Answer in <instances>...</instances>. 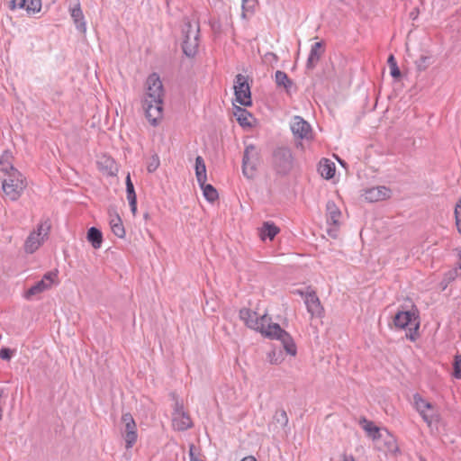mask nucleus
I'll list each match as a JSON object with an SVG mask.
<instances>
[{
  "instance_id": "f257e3e1",
  "label": "nucleus",
  "mask_w": 461,
  "mask_h": 461,
  "mask_svg": "<svg viewBox=\"0 0 461 461\" xmlns=\"http://www.w3.org/2000/svg\"><path fill=\"white\" fill-rule=\"evenodd\" d=\"M239 315L248 328L259 331L268 339L280 340L287 354L293 357L296 355L297 348L292 336L278 323H271L267 314L258 317L256 312L242 308Z\"/></svg>"
},
{
  "instance_id": "f03ea898",
  "label": "nucleus",
  "mask_w": 461,
  "mask_h": 461,
  "mask_svg": "<svg viewBox=\"0 0 461 461\" xmlns=\"http://www.w3.org/2000/svg\"><path fill=\"white\" fill-rule=\"evenodd\" d=\"M164 87L158 74H150L146 80V93L142 101L145 115L156 126L163 115Z\"/></svg>"
},
{
  "instance_id": "7ed1b4c3",
  "label": "nucleus",
  "mask_w": 461,
  "mask_h": 461,
  "mask_svg": "<svg viewBox=\"0 0 461 461\" xmlns=\"http://www.w3.org/2000/svg\"><path fill=\"white\" fill-rule=\"evenodd\" d=\"M199 33L200 26L198 22L192 23L189 20L185 22L182 50L186 57L193 58L196 55L199 46Z\"/></svg>"
},
{
  "instance_id": "20e7f679",
  "label": "nucleus",
  "mask_w": 461,
  "mask_h": 461,
  "mask_svg": "<svg viewBox=\"0 0 461 461\" xmlns=\"http://www.w3.org/2000/svg\"><path fill=\"white\" fill-rule=\"evenodd\" d=\"M25 187V178L19 171L9 173L2 184L4 193L11 201L18 200Z\"/></svg>"
},
{
  "instance_id": "39448f33",
  "label": "nucleus",
  "mask_w": 461,
  "mask_h": 461,
  "mask_svg": "<svg viewBox=\"0 0 461 461\" xmlns=\"http://www.w3.org/2000/svg\"><path fill=\"white\" fill-rule=\"evenodd\" d=\"M293 154L289 148L279 147L273 152V167L279 175H287L293 167Z\"/></svg>"
},
{
  "instance_id": "423d86ee",
  "label": "nucleus",
  "mask_w": 461,
  "mask_h": 461,
  "mask_svg": "<svg viewBox=\"0 0 461 461\" xmlns=\"http://www.w3.org/2000/svg\"><path fill=\"white\" fill-rule=\"evenodd\" d=\"M413 401L416 411L429 426L439 421L438 412L435 410L434 406L420 394L415 393L413 395Z\"/></svg>"
},
{
  "instance_id": "0eeeda50",
  "label": "nucleus",
  "mask_w": 461,
  "mask_h": 461,
  "mask_svg": "<svg viewBox=\"0 0 461 461\" xmlns=\"http://www.w3.org/2000/svg\"><path fill=\"white\" fill-rule=\"evenodd\" d=\"M234 94L236 101L243 106H250L252 104L251 92L246 77L238 74L234 81Z\"/></svg>"
},
{
  "instance_id": "6e6552de",
  "label": "nucleus",
  "mask_w": 461,
  "mask_h": 461,
  "mask_svg": "<svg viewBox=\"0 0 461 461\" xmlns=\"http://www.w3.org/2000/svg\"><path fill=\"white\" fill-rule=\"evenodd\" d=\"M50 225L40 224L36 230L30 233L24 243V250L26 253L32 254L41 245L45 237H47Z\"/></svg>"
},
{
  "instance_id": "1a4fd4ad",
  "label": "nucleus",
  "mask_w": 461,
  "mask_h": 461,
  "mask_svg": "<svg viewBox=\"0 0 461 461\" xmlns=\"http://www.w3.org/2000/svg\"><path fill=\"white\" fill-rule=\"evenodd\" d=\"M122 420L124 423V432L123 438L125 440V447L130 449L136 443L138 435H137V426L132 418L131 414L124 413L122 417Z\"/></svg>"
},
{
  "instance_id": "9d476101",
  "label": "nucleus",
  "mask_w": 461,
  "mask_h": 461,
  "mask_svg": "<svg viewBox=\"0 0 461 461\" xmlns=\"http://www.w3.org/2000/svg\"><path fill=\"white\" fill-rule=\"evenodd\" d=\"M291 131L297 139H309L312 134L311 125L301 116H294L291 122Z\"/></svg>"
},
{
  "instance_id": "9b49d317",
  "label": "nucleus",
  "mask_w": 461,
  "mask_h": 461,
  "mask_svg": "<svg viewBox=\"0 0 461 461\" xmlns=\"http://www.w3.org/2000/svg\"><path fill=\"white\" fill-rule=\"evenodd\" d=\"M255 156H257L255 146L252 144L246 146L242 158V172L249 178L252 177L256 169V163L253 161Z\"/></svg>"
},
{
  "instance_id": "f8f14e48",
  "label": "nucleus",
  "mask_w": 461,
  "mask_h": 461,
  "mask_svg": "<svg viewBox=\"0 0 461 461\" xmlns=\"http://www.w3.org/2000/svg\"><path fill=\"white\" fill-rule=\"evenodd\" d=\"M392 191L384 185H378L367 188L363 194L365 200L369 203H375L390 198Z\"/></svg>"
},
{
  "instance_id": "ddd939ff",
  "label": "nucleus",
  "mask_w": 461,
  "mask_h": 461,
  "mask_svg": "<svg viewBox=\"0 0 461 461\" xmlns=\"http://www.w3.org/2000/svg\"><path fill=\"white\" fill-rule=\"evenodd\" d=\"M323 53V44L321 41L315 42L312 45L307 61L306 69L312 70L316 67L320 60L321 54Z\"/></svg>"
},
{
  "instance_id": "4468645a",
  "label": "nucleus",
  "mask_w": 461,
  "mask_h": 461,
  "mask_svg": "<svg viewBox=\"0 0 461 461\" xmlns=\"http://www.w3.org/2000/svg\"><path fill=\"white\" fill-rule=\"evenodd\" d=\"M418 316L411 311L398 312L393 319V323L397 328L405 329L413 321H416Z\"/></svg>"
},
{
  "instance_id": "2eb2a0df",
  "label": "nucleus",
  "mask_w": 461,
  "mask_h": 461,
  "mask_svg": "<svg viewBox=\"0 0 461 461\" xmlns=\"http://www.w3.org/2000/svg\"><path fill=\"white\" fill-rule=\"evenodd\" d=\"M173 427L179 431H184L192 427V420L189 415L184 411L177 412V415L173 416Z\"/></svg>"
},
{
  "instance_id": "dca6fc26",
  "label": "nucleus",
  "mask_w": 461,
  "mask_h": 461,
  "mask_svg": "<svg viewBox=\"0 0 461 461\" xmlns=\"http://www.w3.org/2000/svg\"><path fill=\"white\" fill-rule=\"evenodd\" d=\"M305 304L308 312H310L312 316H318L321 314L322 307L319 298L314 292L307 294L305 297Z\"/></svg>"
},
{
  "instance_id": "f3484780",
  "label": "nucleus",
  "mask_w": 461,
  "mask_h": 461,
  "mask_svg": "<svg viewBox=\"0 0 461 461\" xmlns=\"http://www.w3.org/2000/svg\"><path fill=\"white\" fill-rule=\"evenodd\" d=\"M327 211V222L333 225H339V218L341 216L340 210L338 208L333 201H328L326 204Z\"/></svg>"
},
{
  "instance_id": "a211bd4d",
  "label": "nucleus",
  "mask_w": 461,
  "mask_h": 461,
  "mask_svg": "<svg viewBox=\"0 0 461 461\" xmlns=\"http://www.w3.org/2000/svg\"><path fill=\"white\" fill-rule=\"evenodd\" d=\"M70 15L74 21V23H75L77 29L80 32H86V22H85V16L83 14V12L81 10L79 4H77L76 6H74L71 9Z\"/></svg>"
},
{
  "instance_id": "6ab92c4d",
  "label": "nucleus",
  "mask_w": 461,
  "mask_h": 461,
  "mask_svg": "<svg viewBox=\"0 0 461 461\" xmlns=\"http://www.w3.org/2000/svg\"><path fill=\"white\" fill-rule=\"evenodd\" d=\"M319 172L325 179H330L335 175V164L327 158L320 162Z\"/></svg>"
},
{
  "instance_id": "aec40b11",
  "label": "nucleus",
  "mask_w": 461,
  "mask_h": 461,
  "mask_svg": "<svg viewBox=\"0 0 461 461\" xmlns=\"http://www.w3.org/2000/svg\"><path fill=\"white\" fill-rule=\"evenodd\" d=\"M86 239L94 249H97L101 248L103 243V234L99 229L95 227H91L88 229Z\"/></svg>"
},
{
  "instance_id": "412c9836",
  "label": "nucleus",
  "mask_w": 461,
  "mask_h": 461,
  "mask_svg": "<svg viewBox=\"0 0 461 461\" xmlns=\"http://www.w3.org/2000/svg\"><path fill=\"white\" fill-rule=\"evenodd\" d=\"M275 81L277 86H283L286 93H290V89L294 86V82L284 71L277 70L275 74Z\"/></svg>"
},
{
  "instance_id": "4be33fe9",
  "label": "nucleus",
  "mask_w": 461,
  "mask_h": 461,
  "mask_svg": "<svg viewBox=\"0 0 461 461\" xmlns=\"http://www.w3.org/2000/svg\"><path fill=\"white\" fill-rule=\"evenodd\" d=\"M195 176L198 184H203L207 180L206 166L203 158L201 156H197L195 158Z\"/></svg>"
},
{
  "instance_id": "5701e85b",
  "label": "nucleus",
  "mask_w": 461,
  "mask_h": 461,
  "mask_svg": "<svg viewBox=\"0 0 461 461\" xmlns=\"http://www.w3.org/2000/svg\"><path fill=\"white\" fill-rule=\"evenodd\" d=\"M110 226L113 233L118 238H124L125 230L122 221V219L118 214L112 216L110 220Z\"/></svg>"
},
{
  "instance_id": "b1692460",
  "label": "nucleus",
  "mask_w": 461,
  "mask_h": 461,
  "mask_svg": "<svg viewBox=\"0 0 461 461\" xmlns=\"http://www.w3.org/2000/svg\"><path fill=\"white\" fill-rule=\"evenodd\" d=\"M278 232H279V228L277 226H276L275 223L270 222V221H266V222H264V224L261 228L260 235H261L262 240H266L267 238L270 240H272L276 236V234Z\"/></svg>"
},
{
  "instance_id": "393cba45",
  "label": "nucleus",
  "mask_w": 461,
  "mask_h": 461,
  "mask_svg": "<svg viewBox=\"0 0 461 461\" xmlns=\"http://www.w3.org/2000/svg\"><path fill=\"white\" fill-rule=\"evenodd\" d=\"M50 288L45 285L44 282L41 280L32 285L25 293L24 298L26 300H32L33 296L38 295Z\"/></svg>"
},
{
  "instance_id": "a878e982",
  "label": "nucleus",
  "mask_w": 461,
  "mask_h": 461,
  "mask_svg": "<svg viewBox=\"0 0 461 461\" xmlns=\"http://www.w3.org/2000/svg\"><path fill=\"white\" fill-rule=\"evenodd\" d=\"M234 115L240 126H251L249 120L252 118V115L246 109L237 106Z\"/></svg>"
},
{
  "instance_id": "bb28decb",
  "label": "nucleus",
  "mask_w": 461,
  "mask_h": 461,
  "mask_svg": "<svg viewBox=\"0 0 461 461\" xmlns=\"http://www.w3.org/2000/svg\"><path fill=\"white\" fill-rule=\"evenodd\" d=\"M201 189L203 190V196L209 202H214L218 199L219 194L215 187H213L211 184H206L203 182V184H199Z\"/></svg>"
},
{
  "instance_id": "cd10ccee",
  "label": "nucleus",
  "mask_w": 461,
  "mask_h": 461,
  "mask_svg": "<svg viewBox=\"0 0 461 461\" xmlns=\"http://www.w3.org/2000/svg\"><path fill=\"white\" fill-rule=\"evenodd\" d=\"M10 158L11 155L8 152H5L0 157V171L6 173L7 176L9 173H13V171H18L14 167Z\"/></svg>"
},
{
  "instance_id": "c85d7f7f",
  "label": "nucleus",
  "mask_w": 461,
  "mask_h": 461,
  "mask_svg": "<svg viewBox=\"0 0 461 461\" xmlns=\"http://www.w3.org/2000/svg\"><path fill=\"white\" fill-rule=\"evenodd\" d=\"M363 429L373 439H378L380 438L379 429L374 424L373 421L363 419Z\"/></svg>"
},
{
  "instance_id": "c756f323",
  "label": "nucleus",
  "mask_w": 461,
  "mask_h": 461,
  "mask_svg": "<svg viewBox=\"0 0 461 461\" xmlns=\"http://www.w3.org/2000/svg\"><path fill=\"white\" fill-rule=\"evenodd\" d=\"M388 66L390 68V74L393 78H398L401 77V71L398 68L396 59L393 54L388 57L387 59Z\"/></svg>"
},
{
  "instance_id": "7c9ffc66",
  "label": "nucleus",
  "mask_w": 461,
  "mask_h": 461,
  "mask_svg": "<svg viewBox=\"0 0 461 461\" xmlns=\"http://www.w3.org/2000/svg\"><path fill=\"white\" fill-rule=\"evenodd\" d=\"M41 9V0H26L25 10L28 14L39 13Z\"/></svg>"
},
{
  "instance_id": "2f4dec72",
  "label": "nucleus",
  "mask_w": 461,
  "mask_h": 461,
  "mask_svg": "<svg viewBox=\"0 0 461 461\" xmlns=\"http://www.w3.org/2000/svg\"><path fill=\"white\" fill-rule=\"evenodd\" d=\"M58 278V270L49 271L43 275L41 278V282H44L45 285L50 289L52 285L56 282Z\"/></svg>"
},
{
  "instance_id": "473e14b6",
  "label": "nucleus",
  "mask_w": 461,
  "mask_h": 461,
  "mask_svg": "<svg viewBox=\"0 0 461 461\" xmlns=\"http://www.w3.org/2000/svg\"><path fill=\"white\" fill-rule=\"evenodd\" d=\"M275 420L280 424L282 427H285L288 424V416L285 410L281 409L276 411L275 416Z\"/></svg>"
},
{
  "instance_id": "72a5a7b5",
  "label": "nucleus",
  "mask_w": 461,
  "mask_h": 461,
  "mask_svg": "<svg viewBox=\"0 0 461 461\" xmlns=\"http://www.w3.org/2000/svg\"><path fill=\"white\" fill-rule=\"evenodd\" d=\"M126 194L127 200L129 199H136L137 195L134 190L133 183L131 182L130 174L126 176Z\"/></svg>"
},
{
  "instance_id": "f704fd0d",
  "label": "nucleus",
  "mask_w": 461,
  "mask_h": 461,
  "mask_svg": "<svg viewBox=\"0 0 461 461\" xmlns=\"http://www.w3.org/2000/svg\"><path fill=\"white\" fill-rule=\"evenodd\" d=\"M453 376L456 379L461 378V355H456L453 363Z\"/></svg>"
},
{
  "instance_id": "c9c22d12",
  "label": "nucleus",
  "mask_w": 461,
  "mask_h": 461,
  "mask_svg": "<svg viewBox=\"0 0 461 461\" xmlns=\"http://www.w3.org/2000/svg\"><path fill=\"white\" fill-rule=\"evenodd\" d=\"M159 164H160V161H159L158 156L156 154L153 155L150 158V160L149 161V163L147 165L148 172L152 173V172L156 171L158 169V167H159Z\"/></svg>"
},
{
  "instance_id": "e433bc0d",
  "label": "nucleus",
  "mask_w": 461,
  "mask_h": 461,
  "mask_svg": "<svg viewBox=\"0 0 461 461\" xmlns=\"http://www.w3.org/2000/svg\"><path fill=\"white\" fill-rule=\"evenodd\" d=\"M430 57L429 56H421L417 61L416 66L418 70L423 71L425 70L429 64Z\"/></svg>"
},
{
  "instance_id": "4c0bfd02",
  "label": "nucleus",
  "mask_w": 461,
  "mask_h": 461,
  "mask_svg": "<svg viewBox=\"0 0 461 461\" xmlns=\"http://www.w3.org/2000/svg\"><path fill=\"white\" fill-rule=\"evenodd\" d=\"M104 163L106 164L105 172L109 176H113L115 174V167L114 161L110 158H105Z\"/></svg>"
},
{
  "instance_id": "58836bf2",
  "label": "nucleus",
  "mask_w": 461,
  "mask_h": 461,
  "mask_svg": "<svg viewBox=\"0 0 461 461\" xmlns=\"http://www.w3.org/2000/svg\"><path fill=\"white\" fill-rule=\"evenodd\" d=\"M25 5H26V0H12L10 2L11 9H15V8L25 9Z\"/></svg>"
},
{
  "instance_id": "ea45409f",
  "label": "nucleus",
  "mask_w": 461,
  "mask_h": 461,
  "mask_svg": "<svg viewBox=\"0 0 461 461\" xmlns=\"http://www.w3.org/2000/svg\"><path fill=\"white\" fill-rule=\"evenodd\" d=\"M12 357V351L7 348H3L0 349V357L3 360H10Z\"/></svg>"
},
{
  "instance_id": "a19ab883",
  "label": "nucleus",
  "mask_w": 461,
  "mask_h": 461,
  "mask_svg": "<svg viewBox=\"0 0 461 461\" xmlns=\"http://www.w3.org/2000/svg\"><path fill=\"white\" fill-rule=\"evenodd\" d=\"M455 219L456 221H458V219H461V198L458 200L456 208H455Z\"/></svg>"
},
{
  "instance_id": "79ce46f5",
  "label": "nucleus",
  "mask_w": 461,
  "mask_h": 461,
  "mask_svg": "<svg viewBox=\"0 0 461 461\" xmlns=\"http://www.w3.org/2000/svg\"><path fill=\"white\" fill-rule=\"evenodd\" d=\"M128 202H129L131 212L133 214H135L136 211H137V198L136 199H129Z\"/></svg>"
},
{
  "instance_id": "37998d69",
  "label": "nucleus",
  "mask_w": 461,
  "mask_h": 461,
  "mask_svg": "<svg viewBox=\"0 0 461 461\" xmlns=\"http://www.w3.org/2000/svg\"><path fill=\"white\" fill-rule=\"evenodd\" d=\"M456 276V270L448 271V272L446 274V276H445V279H447V280L450 281V280L455 279Z\"/></svg>"
},
{
  "instance_id": "c03bdc74",
  "label": "nucleus",
  "mask_w": 461,
  "mask_h": 461,
  "mask_svg": "<svg viewBox=\"0 0 461 461\" xmlns=\"http://www.w3.org/2000/svg\"><path fill=\"white\" fill-rule=\"evenodd\" d=\"M340 461H357L352 455H343Z\"/></svg>"
},
{
  "instance_id": "a18cd8bd",
  "label": "nucleus",
  "mask_w": 461,
  "mask_h": 461,
  "mask_svg": "<svg viewBox=\"0 0 461 461\" xmlns=\"http://www.w3.org/2000/svg\"><path fill=\"white\" fill-rule=\"evenodd\" d=\"M180 411H184L183 405L179 404L178 402H176L175 410H174L173 416L177 415V412Z\"/></svg>"
},
{
  "instance_id": "49530a36",
  "label": "nucleus",
  "mask_w": 461,
  "mask_h": 461,
  "mask_svg": "<svg viewBox=\"0 0 461 461\" xmlns=\"http://www.w3.org/2000/svg\"><path fill=\"white\" fill-rule=\"evenodd\" d=\"M240 461H257L253 456H248L242 458Z\"/></svg>"
},
{
  "instance_id": "de8ad7c7",
  "label": "nucleus",
  "mask_w": 461,
  "mask_h": 461,
  "mask_svg": "<svg viewBox=\"0 0 461 461\" xmlns=\"http://www.w3.org/2000/svg\"><path fill=\"white\" fill-rule=\"evenodd\" d=\"M267 58L270 57L271 59L277 60V56L275 53L269 52L266 55Z\"/></svg>"
},
{
  "instance_id": "09e8293b",
  "label": "nucleus",
  "mask_w": 461,
  "mask_h": 461,
  "mask_svg": "<svg viewBox=\"0 0 461 461\" xmlns=\"http://www.w3.org/2000/svg\"><path fill=\"white\" fill-rule=\"evenodd\" d=\"M457 257H458L457 267L459 269H461V249H458Z\"/></svg>"
},
{
  "instance_id": "8fccbe9b",
  "label": "nucleus",
  "mask_w": 461,
  "mask_h": 461,
  "mask_svg": "<svg viewBox=\"0 0 461 461\" xmlns=\"http://www.w3.org/2000/svg\"><path fill=\"white\" fill-rule=\"evenodd\" d=\"M406 336L411 341H414L416 339L415 335L411 331L410 332V334H407Z\"/></svg>"
},
{
  "instance_id": "3c124183",
  "label": "nucleus",
  "mask_w": 461,
  "mask_h": 461,
  "mask_svg": "<svg viewBox=\"0 0 461 461\" xmlns=\"http://www.w3.org/2000/svg\"><path fill=\"white\" fill-rule=\"evenodd\" d=\"M457 230L461 234V219H458V221H456Z\"/></svg>"
},
{
  "instance_id": "603ef678",
  "label": "nucleus",
  "mask_w": 461,
  "mask_h": 461,
  "mask_svg": "<svg viewBox=\"0 0 461 461\" xmlns=\"http://www.w3.org/2000/svg\"><path fill=\"white\" fill-rule=\"evenodd\" d=\"M414 325L415 326H414L413 330H414V333H416L417 330L419 329V325H420L419 321H416Z\"/></svg>"
},
{
  "instance_id": "864d4df0",
  "label": "nucleus",
  "mask_w": 461,
  "mask_h": 461,
  "mask_svg": "<svg viewBox=\"0 0 461 461\" xmlns=\"http://www.w3.org/2000/svg\"><path fill=\"white\" fill-rule=\"evenodd\" d=\"M339 163L342 166V167H346V162L342 159H338Z\"/></svg>"
},
{
  "instance_id": "5fc2aeb1",
  "label": "nucleus",
  "mask_w": 461,
  "mask_h": 461,
  "mask_svg": "<svg viewBox=\"0 0 461 461\" xmlns=\"http://www.w3.org/2000/svg\"><path fill=\"white\" fill-rule=\"evenodd\" d=\"M249 1V0H242V2H243V5H242V7H243V8H245V4H246V3H248Z\"/></svg>"
},
{
  "instance_id": "6e6d98bb",
  "label": "nucleus",
  "mask_w": 461,
  "mask_h": 461,
  "mask_svg": "<svg viewBox=\"0 0 461 461\" xmlns=\"http://www.w3.org/2000/svg\"><path fill=\"white\" fill-rule=\"evenodd\" d=\"M144 218H145V219H147V218H148V213H145Z\"/></svg>"
}]
</instances>
